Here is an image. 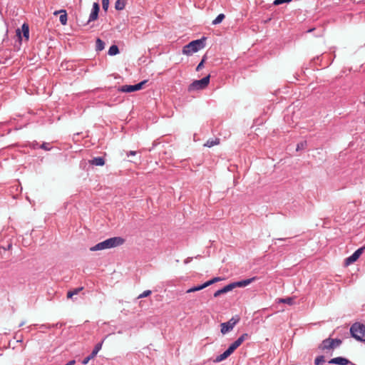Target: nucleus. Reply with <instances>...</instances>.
<instances>
[{
    "mask_svg": "<svg viewBox=\"0 0 365 365\" xmlns=\"http://www.w3.org/2000/svg\"><path fill=\"white\" fill-rule=\"evenodd\" d=\"M125 240L120 237H113L107 239L101 242L96 244L95 246L90 248L91 251H98L106 249H110L120 246L124 243Z\"/></svg>",
    "mask_w": 365,
    "mask_h": 365,
    "instance_id": "obj_1",
    "label": "nucleus"
},
{
    "mask_svg": "<svg viewBox=\"0 0 365 365\" xmlns=\"http://www.w3.org/2000/svg\"><path fill=\"white\" fill-rule=\"evenodd\" d=\"M205 37H202L200 39L192 41L188 44L185 45L182 48V53L186 55H191L205 46Z\"/></svg>",
    "mask_w": 365,
    "mask_h": 365,
    "instance_id": "obj_2",
    "label": "nucleus"
},
{
    "mask_svg": "<svg viewBox=\"0 0 365 365\" xmlns=\"http://www.w3.org/2000/svg\"><path fill=\"white\" fill-rule=\"evenodd\" d=\"M352 337L359 341H365V325L359 322L353 324L350 328Z\"/></svg>",
    "mask_w": 365,
    "mask_h": 365,
    "instance_id": "obj_3",
    "label": "nucleus"
},
{
    "mask_svg": "<svg viewBox=\"0 0 365 365\" xmlns=\"http://www.w3.org/2000/svg\"><path fill=\"white\" fill-rule=\"evenodd\" d=\"M210 76L207 75V76L202 78L200 80L194 81L190 86H188V91H199L205 88L209 83H210Z\"/></svg>",
    "mask_w": 365,
    "mask_h": 365,
    "instance_id": "obj_4",
    "label": "nucleus"
},
{
    "mask_svg": "<svg viewBox=\"0 0 365 365\" xmlns=\"http://www.w3.org/2000/svg\"><path fill=\"white\" fill-rule=\"evenodd\" d=\"M240 317L238 316H235L232 317L228 322L222 323L220 324L221 327V333L222 334H225L229 331H232L234 327L239 322Z\"/></svg>",
    "mask_w": 365,
    "mask_h": 365,
    "instance_id": "obj_5",
    "label": "nucleus"
},
{
    "mask_svg": "<svg viewBox=\"0 0 365 365\" xmlns=\"http://www.w3.org/2000/svg\"><path fill=\"white\" fill-rule=\"evenodd\" d=\"M147 83V81H143L135 85H125L118 87V92H123V93H132L134 91H139L143 88V85H145Z\"/></svg>",
    "mask_w": 365,
    "mask_h": 365,
    "instance_id": "obj_6",
    "label": "nucleus"
},
{
    "mask_svg": "<svg viewBox=\"0 0 365 365\" xmlns=\"http://www.w3.org/2000/svg\"><path fill=\"white\" fill-rule=\"evenodd\" d=\"M364 249V247H361L356 250L351 256L345 259V264L349 265L356 262L363 253Z\"/></svg>",
    "mask_w": 365,
    "mask_h": 365,
    "instance_id": "obj_7",
    "label": "nucleus"
},
{
    "mask_svg": "<svg viewBox=\"0 0 365 365\" xmlns=\"http://www.w3.org/2000/svg\"><path fill=\"white\" fill-rule=\"evenodd\" d=\"M102 345H103V341L99 342L97 344H96V346H95L94 349H93L92 352L91 353V354L83 359V360L82 361V364L86 365L88 363V361L90 360L93 359L97 355L98 351L101 349Z\"/></svg>",
    "mask_w": 365,
    "mask_h": 365,
    "instance_id": "obj_8",
    "label": "nucleus"
},
{
    "mask_svg": "<svg viewBox=\"0 0 365 365\" xmlns=\"http://www.w3.org/2000/svg\"><path fill=\"white\" fill-rule=\"evenodd\" d=\"M99 11H100L99 4L98 2H94L93 4L92 10H91V12L90 14V16H89V18L88 20V24L98 19Z\"/></svg>",
    "mask_w": 365,
    "mask_h": 365,
    "instance_id": "obj_9",
    "label": "nucleus"
},
{
    "mask_svg": "<svg viewBox=\"0 0 365 365\" xmlns=\"http://www.w3.org/2000/svg\"><path fill=\"white\" fill-rule=\"evenodd\" d=\"M256 279H257V277H252V278H250V279H244V280L232 282V283H231L232 289L236 288V287H246V286L249 285L250 284H251L252 282H253L254 281H255Z\"/></svg>",
    "mask_w": 365,
    "mask_h": 365,
    "instance_id": "obj_10",
    "label": "nucleus"
},
{
    "mask_svg": "<svg viewBox=\"0 0 365 365\" xmlns=\"http://www.w3.org/2000/svg\"><path fill=\"white\" fill-rule=\"evenodd\" d=\"M319 349L325 351L329 349H334V344L332 341V339L327 338L324 339L322 342L318 346Z\"/></svg>",
    "mask_w": 365,
    "mask_h": 365,
    "instance_id": "obj_11",
    "label": "nucleus"
},
{
    "mask_svg": "<svg viewBox=\"0 0 365 365\" xmlns=\"http://www.w3.org/2000/svg\"><path fill=\"white\" fill-rule=\"evenodd\" d=\"M232 290V285H231V283H230V284L225 286L223 288L216 291L214 293L213 296H214V297H218L221 294L227 293V292H230Z\"/></svg>",
    "mask_w": 365,
    "mask_h": 365,
    "instance_id": "obj_12",
    "label": "nucleus"
},
{
    "mask_svg": "<svg viewBox=\"0 0 365 365\" xmlns=\"http://www.w3.org/2000/svg\"><path fill=\"white\" fill-rule=\"evenodd\" d=\"M232 353L227 349L225 351H224L220 355L217 356L213 361L215 363H219L225 359H226L228 356H230Z\"/></svg>",
    "mask_w": 365,
    "mask_h": 365,
    "instance_id": "obj_13",
    "label": "nucleus"
},
{
    "mask_svg": "<svg viewBox=\"0 0 365 365\" xmlns=\"http://www.w3.org/2000/svg\"><path fill=\"white\" fill-rule=\"evenodd\" d=\"M89 163L92 165L103 166L105 164V159L103 157H96L89 160Z\"/></svg>",
    "mask_w": 365,
    "mask_h": 365,
    "instance_id": "obj_14",
    "label": "nucleus"
},
{
    "mask_svg": "<svg viewBox=\"0 0 365 365\" xmlns=\"http://www.w3.org/2000/svg\"><path fill=\"white\" fill-rule=\"evenodd\" d=\"M83 289V287H77L73 290H70L67 292V298L72 299L73 296L78 294Z\"/></svg>",
    "mask_w": 365,
    "mask_h": 365,
    "instance_id": "obj_15",
    "label": "nucleus"
},
{
    "mask_svg": "<svg viewBox=\"0 0 365 365\" xmlns=\"http://www.w3.org/2000/svg\"><path fill=\"white\" fill-rule=\"evenodd\" d=\"M126 4V0H117L115 3V9L118 11L123 10Z\"/></svg>",
    "mask_w": 365,
    "mask_h": 365,
    "instance_id": "obj_16",
    "label": "nucleus"
},
{
    "mask_svg": "<svg viewBox=\"0 0 365 365\" xmlns=\"http://www.w3.org/2000/svg\"><path fill=\"white\" fill-rule=\"evenodd\" d=\"M105 48V43L99 38L96 39V50L97 51H101Z\"/></svg>",
    "mask_w": 365,
    "mask_h": 365,
    "instance_id": "obj_17",
    "label": "nucleus"
},
{
    "mask_svg": "<svg viewBox=\"0 0 365 365\" xmlns=\"http://www.w3.org/2000/svg\"><path fill=\"white\" fill-rule=\"evenodd\" d=\"M21 29H22L24 37H25V38L26 40H28L29 38V25L27 24H24L22 25V26H21Z\"/></svg>",
    "mask_w": 365,
    "mask_h": 365,
    "instance_id": "obj_18",
    "label": "nucleus"
},
{
    "mask_svg": "<svg viewBox=\"0 0 365 365\" xmlns=\"http://www.w3.org/2000/svg\"><path fill=\"white\" fill-rule=\"evenodd\" d=\"M220 143V139L215 138V139H210L208 140L205 143V146L211 148L214 145H218Z\"/></svg>",
    "mask_w": 365,
    "mask_h": 365,
    "instance_id": "obj_19",
    "label": "nucleus"
},
{
    "mask_svg": "<svg viewBox=\"0 0 365 365\" xmlns=\"http://www.w3.org/2000/svg\"><path fill=\"white\" fill-rule=\"evenodd\" d=\"M59 21L62 25H66L68 21L67 13L63 10L59 16Z\"/></svg>",
    "mask_w": 365,
    "mask_h": 365,
    "instance_id": "obj_20",
    "label": "nucleus"
},
{
    "mask_svg": "<svg viewBox=\"0 0 365 365\" xmlns=\"http://www.w3.org/2000/svg\"><path fill=\"white\" fill-rule=\"evenodd\" d=\"M119 53V48L116 45H112L108 50V55L114 56Z\"/></svg>",
    "mask_w": 365,
    "mask_h": 365,
    "instance_id": "obj_21",
    "label": "nucleus"
},
{
    "mask_svg": "<svg viewBox=\"0 0 365 365\" xmlns=\"http://www.w3.org/2000/svg\"><path fill=\"white\" fill-rule=\"evenodd\" d=\"M225 18V16L224 14H220L212 22V25H217L220 24L224 19Z\"/></svg>",
    "mask_w": 365,
    "mask_h": 365,
    "instance_id": "obj_22",
    "label": "nucleus"
},
{
    "mask_svg": "<svg viewBox=\"0 0 365 365\" xmlns=\"http://www.w3.org/2000/svg\"><path fill=\"white\" fill-rule=\"evenodd\" d=\"M203 289V287L202 284L200 285H198V286H195L193 287H191L189 289L187 290V293H191V292H197V291H200Z\"/></svg>",
    "mask_w": 365,
    "mask_h": 365,
    "instance_id": "obj_23",
    "label": "nucleus"
},
{
    "mask_svg": "<svg viewBox=\"0 0 365 365\" xmlns=\"http://www.w3.org/2000/svg\"><path fill=\"white\" fill-rule=\"evenodd\" d=\"M240 344L236 341H235L232 344L230 345L228 347V349L233 353L236 349H237L240 346Z\"/></svg>",
    "mask_w": 365,
    "mask_h": 365,
    "instance_id": "obj_24",
    "label": "nucleus"
},
{
    "mask_svg": "<svg viewBox=\"0 0 365 365\" xmlns=\"http://www.w3.org/2000/svg\"><path fill=\"white\" fill-rule=\"evenodd\" d=\"M325 361L324 356L321 355L317 356L314 360L315 365H321Z\"/></svg>",
    "mask_w": 365,
    "mask_h": 365,
    "instance_id": "obj_25",
    "label": "nucleus"
},
{
    "mask_svg": "<svg viewBox=\"0 0 365 365\" xmlns=\"http://www.w3.org/2000/svg\"><path fill=\"white\" fill-rule=\"evenodd\" d=\"M279 302H282V303L287 304H289V305L293 304V299L291 298V297H287V298H284V299H279Z\"/></svg>",
    "mask_w": 365,
    "mask_h": 365,
    "instance_id": "obj_26",
    "label": "nucleus"
},
{
    "mask_svg": "<svg viewBox=\"0 0 365 365\" xmlns=\"http://www.w3.org/2000/svg\"><path fill=\"white\" fill-rule=\"evenodd\" d=\"M248 334L245 333L237 339V341L240 344V345H241L243 343V341L248 338Z\"/></svg>",
    "mask_w": 365,
    "mask_h": 365,
    "instance_id": "obj_27",
    "label": "nucleus"
},
{
    "mask_svg": "<svg viewBox=\"0 0 365 365\" xmlns=\"http://www.w3.org/2000/svg\"><path fill=\"white\" fill-rule=\"evenodd\" d=\"M110 0H102V7L104 11L107 12L109 6Z\"/></svg>",
    "mask_w": 365,
    "mask_h": 365,
    "instance_id": "obj_28",
    "label": "nucleus"
},
{
    "mask_svg": "<svg viewBox=\"0 0 365 365\" xmlns=\"http://www.w3.org/2000/svg\"><path fill=\"white\" fill-rule=\"evenodd\" d=\"M205 59H206V56H204L202 57V61L200 62V63L197 65V68H196V71H200V70L203 68V66H204V63H205Z\"/></svg>",
    "mask_w": 365,
    "mask_h": 365,
    "instance_id": "obj_29",
    "label": "nucleus"
},
{
    "mask_svg": "<svg viewBox=\"0 0 365 365\" xmlns=\"http://www.w3.org/2000/svg\"><path fill=\"white\" fill-rule=\"evenodd\" d=\"M332 341L334 344V349L339 346L342 343V341L339 339H332Z\"/></svg>",
    "mask_w": 365,
    "mask_h": 365,
    "instance_id": "obj_30",
    "label": "nucleus"
},
{
    "mask_svg": "<svg viewBox=\"0 0 365 365\" xmlns=\"http://www.w3.org/2000/svg\"><path fill=\"white\" fill-rule=\"evenodd\" d=\"M306 145H307V142H306V141L301 142V143H298V144L297 145V148H296V150H303V149L305 148V146H306Z\"/></svg>",
    "mask_w": 365,
    "mask_h": 365,
    "instance_id": "obj_31",
    "label": "nucleus"
},
{
    "mask_svg": "<svg viewBox=\"0 0 365 365\" xmlns=\"http://www.w3.org/2000/svg\"><path fill=\"white\" fill-rule=\"evenodd\" d=\"M292 1V0H274L273 4H274V5L277 6V5L284 4V3H289Z\"/></svg>",
    "mask_w": 365,
    "mask_h": 365,
    "instance_id": "obj_32",
    "label": "nucleus"
},
{
    "mask_svg": "<svg viewBox=\"0 0 365 365\" xmlns=\"http://www.w3.org/2000/svg\"><path fill=\"white\" fill-rule=\"evenodd\" d=\"M150 294H151V291L150 290H145V291H144L142 294H140L138 296V298L147 297L149 295H150Z\"/></svg>",
    "mask_w": 365,
    "mask_h": 365,
    "instance_id": "obj_33",
    "label": "nucleus"
},
{
    "mask_svg": "<svg viewBox=\"0 0 365 365\" xmlns=\"http://www.w3.org/2000/svg\"><path fill=\"white\" fill-rule=\"evenodd\" d=\"M40 148L43 149L45 150H49L51 149V147L49 146V143H43L40 146Z\"/></svg>",
    "mask_w": 365,
    "mask_h": 365,
    "instance_id": "obj_34",
    "label": "nucleus"
},
{
    "mask_svg": "<svg viewBox=\"0 0 365 365\" xmlns=\"http://www.w3.org/2000/svg\"><path fill=\"white\" fill-rule=\"evenodd\" d=\"M212 284H213V283L212 282V279H210V280L203 283L202 285L203 287V289H205V288H206V287H209V286H210Z\"/></svg>",
    "mask_w": 365,
    "mask_h": 365,
    "instance_id": "obj_35",
    "label": "nucleus"
},
{
    "mask_svg": "<svg viewBox=\"0 0 365 365\" xmlns=\"http://www.w3.org/2000/svg\"><path fill=\"white\" fill-rule=\"evenodd\" d=\"M221 280H222V279L220 277H214L212 279V282L214 284V283L220 282Z\"/></svg>",
    "mask_w": 365,
    "mask_h": 365,
    "instance_id": "obj_36",
    "label": "nucleus"
},
{
    "mask_svg": "<svg viewBox=\"0 0 365 365\" xmlns=\"http://www.w3.org/2000/svg\"><path fill=\"white\" fill-rule=\"evenodd\" d=\"M136 154V151H129L126 153L128 157L130 155H135Z\"/></svg>",
    "mask_w": 365,
    "mask_h": 365,
    "instance_id": "obj_37",
    "label": "nucleus"
},
{
    "mask_svg": "<svg viewBox=\"0 0 365 365\" xmlns=\"http://www.w3.org/2000/svg\"><path fill=\"white\" fill-rule=\"evenodd\" d=\"M192 259V257H187V258H186V259H185V261H184V263H185V264H187V263H189L190 262H191Z\"/></svg>",
    "mask_w": 365,
    "mask_h": 365,
    "instance_id": "obj_38",
    "label": "nucleus"
},
{
    "mask_svg": "<svg viewBox=\"0 0 365 365\" xmlns=\"http://www.w3.org/2000/svg\"><path fill=\"white\" fill-rule=\"evenodd\" d=\"M64 9L60 10V11H56L53 14L57 15L58 14H61Z\"/></svg>",
    "mask_w": 365,
    "mask_h": 365,
    "instance_id": "obj_39",
    "label": "nucleus"
},
{
    "mask_svg": "<svg viewBox=\"0 0 365 365\" xmlns=\"http://www.w3.org/2000/svg\"><path fill=\"white\" fill-rule=\"evenodd\" d=\"M37 145H38V143H33V148H36Z\"/></svg>",
    "mask_w": 365,
    "mask_h": 365,
    "instance_id": "obj_40",
    "label": "nucleus"
},
{
    "mask_svg": "<svg viewBox=\"0 0 365 365\" xmlns=\"http://www.w3.org/2000/svg\"><path fill=\"white\" fill-rule=\"evenodd\" d=\"M277 240H281V241H284V240H286L287 238H278Z\"/></svg>",
    "mask_w": 365,
    "mask_h": 365,
    "instance_id": "obj_41",
    "label": "nucleus"
},
{
    "mask_svg": "<svg viewBox=\"0 0 365 365\" xmlns=\"http://www.w3.org/2000/svg\"><path fill=\"white\" fill-rule=\"evenodd\" d=\"M314 29H315L314 28H313V29H309V30L307 31V32H312V31H313Z\"/></svg>",
    "mask_w": 365,
    "mask_h": 365,
    "instance_id": "obj_42",
    "label": "nucleus"
}]
</instances>
